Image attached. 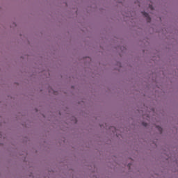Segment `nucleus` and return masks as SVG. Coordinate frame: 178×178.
<instances>
[{"label": "nucleus", "mask_w": 178, "mask_h": 178, "mask_svg": "<svg viewBox=\"0 0 178 178\" xmlns=\"http://www.w3.org/2000/svg\"><path fill=\"white\" fill-rule=\"evenodd\" d=\"M142 15L147 19V22L149 23L151 22V17H149V15L145 12H142Z\"/></svg>", "instance_id": "1"}, {"label": "nucleus", "mask_w": 178, "mask_h": 178, "mask_svg": "<svg viewBox=\"0 0 178 178\" xmlns=\"http://www.w3.org/2000/svg\"><path fill=\"white\" fill-rule=\"evenodd\" d=\"M156 129L159 130V133H161H161H162V127H156Z\"/></svg>", "instance_id": "2"}, {"label": "nucleus", "mask_w": 178, "mask_h": 178, "mask_svg": "<svg viewBox=\"0 0 178 178\" xmlns=\"http://www.w3.org/2000/svg\"><path fill=\"white\" fill-rule=\"evenodd\" d=\"M143 126H144L145 127H147V123H145V122H143Z\"/></svg>", "instance_id": "3"}, {"label": "nucleus", "mask_w": 178, "mask_h": 178, "mask_svg": "<svg viewBox=\"0 0 178 178\" xmlns=\"http://www.w3.org/2000/svg\"><path fill=\"white\" fill-rule=\"evenodd\" d=\"M149 8H150V9H152V10L154 9V7H152V6H149Z\"/></svg>", "instance_id": "4"}, {"label": "nucleus", "mask_w": 178, "mask_h": 178, "mask_svg": "<svg viewBox=\"0 0 178 178\" xmlns=\"http://www.w3.org/2000/svg\"><path fill=\"white\" fill-rule=\"evenodd\" d=\"M128 166L130 168V163H129V164H128Z\"/></svg>", "instance_id": "5"}]
</instances>
